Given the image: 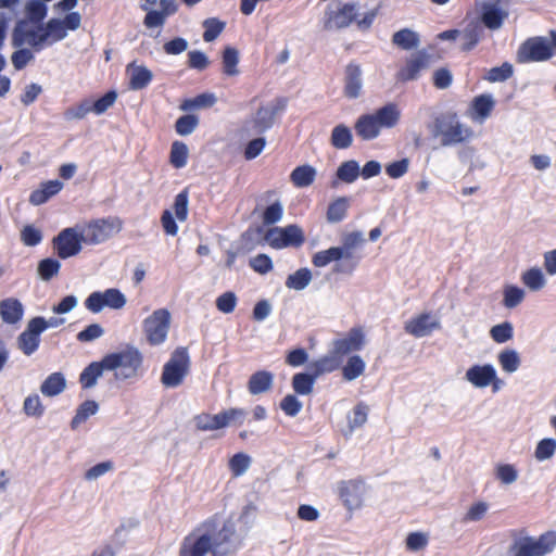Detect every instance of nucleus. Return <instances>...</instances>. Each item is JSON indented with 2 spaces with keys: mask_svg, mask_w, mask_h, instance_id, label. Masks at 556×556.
Returning a JSON list of instances; mask_svg holds the SVG:
<instances>
[{
  "mask_svg": "<svg viewBox=\"0 0 556 556\" xmlns=\"http://www.w3.org/2000/svg\"><path fill=\"white\" fill-rule=\"evenodd\" d=\"M170 314L166 309H157L143 321V331L151 345H156L166 339L169 328Z\"/></svg>",
  "mask_w": 556,
  "mask_h": 556,
  "instance_id": "obj_14",
  "label": "nucleus"
},
{
  "mask_svg": "<svg viewBox=\"0 0 556 556\" xmlns=\"http://www.w3.org/2000/svg\"><path fill=\"white\" fill-rule=\"evenodd\" d=\"M513 65L505 62L501 66L492 67L484 78L491 83H498L507 80L513 76Z\"/></svg>",
  "mask_w": 556,
  "mask_h": 556,
  "instance_id": "obj_63",
  "label": "nucleus"
},
{
  "mask_svg": "<svg viewBox=\"0 0 556 556\" xmlns=\"http://www.w3.org/2000/svg\"><path fill=\"white\" fill-rule=\"evenodd\" d=\"M465 380L476 389L492 388L494 393L498 392L505 384L498 378L497 371L492 364H475L465 372Z\"/></svg>",
  "mask_w": 556,
  "mask_h": 556,
  "instance_id": "obj_10",
  "label": "nucleus"
},
{
  "mask_svg": "<svg viewBox=\"0 0 556 556\" xmlns=\"http://www.w3.org/2000/svg\"><path fill=\"white\" fill-rule=\"evenodd\" d=\"M42 24L31 23V21H17L12 31V45L21 48L25 45L31 47L35 51L46 48L45 40H41Z\"/></svg>",
  "mask_w": 556,
  "mask_h": 556,
  "instance_id": "obj_11",
  "label": "nucleus"
},
{
  "mask_svg": "<svg viewBox=\"0 0 556 556\" xmlns=\"http://www.w3.org/2000/svg\"><path fill=\"white\" fill-rule=\"evenodd\" d=\"M440 320L430 313L420 314L405 324V330L416 338L430 336L432 331L439 329Z\"/></svg>",
  "mask_w": 556,
  "mask_h": 556,
  "instance_id": "obj_19",
  "label": "nucleus"
},
{
  "mask_svg": "<svg viewBox=\"0 0 556 556\" xmlns=\"http://www.w3.org/2000/svg\"><path fill=\"white\" fill-rule=\"evenodd\" d=\"M83 242L79 226L61 230L52 240L53 249L56 255L62 260L77 255L81 251Z\"/></svg>",
  "mask_w": 556,
  "mask_h": 556,
  "instance_id": "obj_12",
  "label": "nucleus"
},
{
  "mask_svg": "<svg viewBox=\"0 0 556 556\" xmlns=\"http://www.w3.org/2000/svg\"><path fill=\"white\" fill-rule=\"evenodd\" d=\"M495 478L505 485L515 483L519 478L518 469L511 464H498L494 469Z\"/></svg>",
  "mask_w": 556,
  "mask_h": 556,
  "instance_id": "obj_54",
  "label": "nucleus"
},
{
  "mask_svg": "<svg viewBox=\"0 0 556 556\" xmlns=\"http://www.w3.org/2000/svg\"><path fill=\"white\" fill-rule=\"evenodd\" d=\"M429 66L430 55L418 51L407 60L406 65L399 73V78L404 81L415 80L418 78L419 73Z\"/></svg>",
  "mask_w": 556,
  "mask_h": 556,
  "instance_id": "obj_20",
  "label": "nucleus"
},
{
  "mask_svg": "<svg viewBox=\"0 0 556 556\" xmlns=\"http://www.w3.org/2000/svg\"><path fill=\"white\" fill-rule=\"evenodd\" d=\"M142 354L134 346H128L121 352L111 353L104 356L106 370L122 368V376L125 379L132 378L137 375L142 365Z\"/></svg>",
  "mask_w": 556,
  "mask_h": 556,
  "instance_id": "obj_8",
  "label": "nucleus"
},
{
  "mask_svg": "<svg viewBox=\"0 0 556 556\" xmlns=\"http://www.w3.org/2000/svg\"><path fill=\"white\" fill-rule=\"evenodd\" d=\"M392 41L404 50H410L419 45L418 35L410 29H402L393 35Z\"/></svg>",
  "mask_w": 556,
  "mask_h": 556,
  "instance_id": "obj_52",
  "label": "nucleus"
},
{
  "mask_svg": "<svg viewBox=\"0 0 556 556\" xmlns=\"http://www.w3.org/2000/svg\"><path fill=\"white\" fill-rule=\"evenodd\" d=\"M225 25L226 24L224 22H222L215 17L206 18L203 22V27L205 29L204 34H203L204 41H206V42L214 41L220 35V33L224 30Z\"/></svg>",
  "mask_w": 556,
  "mask_h": 556,
  "instance_id": "obj_61",
  "label": "nucleus"
},
{
  "mask_svg": "<svg viewBox=\"0 0 556 556\" xmlns=\"http://www.w3.org/2000/svg\"><path fill=\"white\" fill-rule=\"evenodd\" d=\"M312 279V271L303 267L288 276L286 287L291 290L302 291L311 283Z\"/></svg>",
  "mask_w": 556,
  "mask_h": 556,
  "instance_id": "obj_43",
  "label": "nucleus"
},
{
  "mask_svg": "<svg viewBox=\"0 0 556 556\" xmlns=\"http://www.w3.org/2000/svg\"><path fill=\"white\" fill-rule=\"evenodd\" d=\"M241 545L236 532L233 521L227 520L222 528L217 527L215 519H208L197 527L185 538L180 556H205L208 552L213 556H228L233 554Z\"/></svg>",
  "mask_w": 556,
  "mask_h": 556,
  "instance_id": "obj_1",
  "label": "nucleus"
},
{
  "mask_svg": "<svg viewBox=\"0 0 556 556\" xmlns=\"http://www.w3.org/2000/svg\"><path fill=\"white\" fill-rule=\"evenodd\" d=\"M316 177V169L311 165H302L295 167L291 175L290 179L292 184L298 188H305L311 186Z\"/></svg>",
  "mask_w": 556,
  "mask_h": 556,
  "instance_id": "obj_37",
  "label": "nucleus"
},
{
  "mask_svg": "<svg viewBox=\"0 0 556 556\" xmlns=\"http://www.w3.org/2000/svg\"><path fill=\"white\" fill-rule=\"evenodd\" d=\"M47 12V5L41 0H29L25 5L26 17L21 21H31V23L42 24Z\"/></svg>",
  "mask_w": 556,
  "mask_h": 556,
  "instance_id": "obj_48",
  "label": "nucleus"
},
{
  "mask_svg": "<svg viewBox=\"0 0 556 556\" xmlns=\"http://www.w3.org/2000/svg\"><path fill=\"white\" fill-rule=\"evenodd\" d=\"M341 363L342 358H340L337 355V353L332 350L327 355H324L320 358L311 362L307 368L309 371L314 374L316 378H318L324 374L334 371L337 368L340 367Z\"/></svg>",
  "mask_w": 556,
  "mask_h": 556,
  "instance_id": "obj_25",
  "label": "nucleus"
},
{
  "mask_svg": "<svg viewBox=\"0 0 556 556\" xmlns=\"http://www.w3.org/2000/svg\"><path fill=\"white\" fill-rule=\"evenodd\" d=\"M475 5L481 23L491 30L502 28L509 16L506 0H476Z\"/></svg>",
  "mask_w": 556,
  "mask_h": 556,
  "instance_id": "obj_9",
  "label": "nucleus"
},
{
  "mask_svg": "<svg viewBox=\"0 0 556 556\" xmlns=\"http://www.w3.org/2000/svg\"><path fill=\"white\" fill-rule=\"evenodd\" d=\"M490 336L496 343H505L513 339V325L509 321L495 325L490 329Z\"/></svg>",
  "mask_w": 556,
  "mask_h": 556,
  "instance_id": "obj_60",
  "label": "nucleus"
},
{
  "mask_svg": "<svg viewBox=\"0 0 556 556\" xmlns=\"http://www.w3.org/2000/svg\"><path fill=\"white\" fill-rule=\"evenodd\" d=\"M362 71L356 64H349L346 66V77L344 93L350 99H356L362 91Z\"/></svg>",
  "mask_w": 556,
  "mask_h": 556,
  "instance_id": "obj_29",
  "label": "nucleus"
},
{
  "mask_svg": "<svg viewBox=\"0 0 556 556\" xmlns=\"http://www.w3.org/2000/svg\"><path fill=\"white\" fill-rule=\"evenodd\" d=\"M61 263L52 257H47L38 263V274L45 281L51 280L60 271Z\"/></svg>",
  "mask_w": 556,
  "mask_h": 556,
  "instance_id": "obj_57",
  "label": "nucleus"
},
{
  "mask_svg": "<svg viewBox=\"0 0 556 556\" xmlns=\"http://www.w3.org/2000/svg\"><path fill=\"white\" fill-rule=\"evenodd\" d=\"M197 429L202 431L218 430L225 427V417L222 413L216 415L201 414L194 417Z\"/></svg>",
  "mask_w": 556,
  "mask_h": 556,
  "instance_id": "obj_45",
  "label": "nucleus"
},
{
  "mask_svg": "<svg viewBox=\"0 0 556 556\" xmlns=\"http://www.w3.org/2000/svg\"><path fill=\"white\" fill-rule=\"evenodd\" d=\"M264 239L274 249L300 247L304 242V233L298 225H288L268 229Z\"/></svg>",
  "mask_w": 556,
  "mask_h": 556,
  "instance_id": "obj_13",
  "label": "nucleus"
},
{
  "mask_svg": "<svg viewBox=\"0 0 556 556\" xmlns=\"http://www.w3.org/2000/svg\"><path fill=\"white\" fill-rule=\"evenodd\" d=\"M23 305L14 298H9L0 302V315L4 323L16 324L23 317Z\"/></svg>",
  "mask_w": 556,
  "mask_h": 556,
  "instance_id": "obj_30",
  "label": "nucleus"
},
{
  "mask_svg": "<svg viewBox=\"0 0 556 556\" xmlns=\"http://www.w3.org/2000/svg\"><path fill=\"white\" fill-rule=\"evenodd\" d=\"M45 331L41 320L30 319L26 329L17 337V346L26 356L34 354L40 344V334Z\"/></svg>",
  "mask_w": 556,
  "mask_h": 556,
  "instance_id": "obj_17",
  "label": "nucleus"
},
{
  "mask_svg": "<svg viewBox=\"0 0 556 556\" xmlns=\"http://www.w3.org/2000/svg\"><path fill=\"white\" fill-rule=\"evenodd\" d=\"M368 406L364 403H358L348 416V427L342 431L345 438H350L355 429L363 427L368 418Z\"/></svg>",
  "mask_w": 556,
  "mask_h": 556,
  "instance_id": "obj_32",
  "label": "nucleus"
},
{
  "mask_svg": "<svg viewBox=\"0 0 556 556\" xmlns=\"http://www.w3.org/2000/svg\"><path fill=\"white\" fill-rule=\"evenodd\" d=\"M381 128H393L401 119V110L396 103L390 102L372 113Z\"/></svg>",
  "mask_w": 556,
  "mask_h": 556,
  "instance_id": "obj_27",
  "label": "nucleus"
},
{
  "mask_svg": "<svg viewBox=\"0 0 556 556\" xmlns=\"http://www.w3.org/2000/svg\"><path fill=\"white\" fill-rule=\"evenodd\" d=\"M122 228L123 220L117 216L92 219L83 227H79L84 243L90 245L106 241L114 235L121 232Z\"/></svg>",
  "mask_w": 556,
  "mask_h": 556,
  "instance_id": "obj_6",
  "label": "nucleus"
},
{
  "mask_svg": "<svg viewBox=\"0 0 556 556\" xmlns=\"http://www.w3.org/2000/svg\"><path fill=\"white\" fill-rule=\"evenodd\" d=\"M350 206V200L346 197H339L332 201L327 210L328 223L336 224L343 220Z\"/></svg>",
  "mask_w": 556,
  "mask_h": 556,
  "instance_id": "obj_40",
  "label": "nucleus"
},
{
  "mask_svg": "<svg viewBox=\"0 0 556 556\" xmlns=\"http://www.w3.org/2000/svg\"><path fill=\"white\" fill-rule=\"evenodd\" d=\"M126 304L125 295L115 288L106 289L104 292L94 291L85 300V306L91 313H99L105 306L119 309Z\"/></svg>",
  "mask_w": 556,
  "mask_h": 556,
  "instance_id": "obj_15",
  "label": "nucleus"
},
{
  "mask_svg": "<svg viewBox=\"0 0 556 556\" xmlns=\"http://www.w3.org/2000/svg\"><path fill=\"white\" fill-rule=\"evenodd\" d=\"M489 510V504L483 501L471 504L463 517L464 522H476L482 520Z\"/></svg>",
  "mask_w": 556,
  "mask_h": 556,
  "instance_id": "obj_62",
  "label": "nucleus"
},
{
  "mask_svg": "<svg viewBox=\"0 0 556 556\" xmlns=\"http://www.w3.org/2000/svg\"><path fill=\"white\" fill-rule=\"evenodd\" d=\"M556 547V532L547 531L538 538L523 536L514 541L507 556H546Z\"/></svg>",
  "mask_w": 556,
  "mask_h": 556,
  "instance_id": "obj_5",
  "label": "nucleus"
},
{
  "mask_svg": "<svg viewBox=\"0 0 556 556\" xmlns=\"http://www.w3.org/2000/svg\"><path fill=\"white\" fill-rule=\"evenodd\" d=\"M98 404L94 401L88 400L81 403L75 416L72 419L71 426L73 429L77 428L81 422H85L90 416L98 412Z\"/></svg>",
  "mask_w": 556,
  "mask_h": 556,
  "instance_id": "obj_55",
  "label": "nucleus"
},
{
  "mask_svg": "<svg viewBox=\"0 0 556 556\" xmlns=\"http://www.w3.org/2000/svg\"><path fill=\"white\" fill-rule=\"evenodd\" d=\"M521 281L531 291H540L547 283L542 269L539 267H532L523 271L521 275Z\"/></svg>",
  "mask_w": 556,
  "mask_h": 556,
  "instance_id": "obj_41",
  "label": "nucleus"
},
{
  "mask_svg": "<svg viewBox=\"0 0 556 556\" xmlns=\"http://www.w3.org/2000/svg\"><path fill=\"white\" fill-rule=\"evenodd\" d=\"M556 452V440L546 438L541 440L535 447L534 457L539 462L551 459Z\"/></svg>",
  "mask_w": 556,
  "mask_h": 556,
  "instance_id": "obj_59",
  "label": "nucleus"
},
{
  "mask_svg": "<svg viewBox=\"0 0 556 556\" xmlns=\"http://www.w3.org/2000/svg\"><path fill=\"white\" fill-rule=\"evenodd\" d=\"M494 104L495 103L491 94H481L476 97L472 102V119L483 122L490 116Z\"/></svg>",
  "mask_w": 556,
  "mask_h": 556,
  "instance_id": "obj_36",
  "label": "nucleus"
},
{
  "mask_svg": "<svg viewBox=\"0 0 556 556\" xmlns=\"http://www.w3.org/2000/svg\"><path fill=\"white\" fill-rule=\"evenodd\" d=\"M482 27L478 22L469 23L462 31L459 38L462 41L463 50H471L481 39Z\"/></svg>",
  "mask_w": 556,
  "mask_h": 556,
  "instance_id": "obj_35",
  "label": "nucleus"
},
{
  "mask_svg": "<svg viewBox=\"0 0 556 556\" xmlns=\"http://www.w3.org/2000/svg\"><path fill=\"white\" fill-rule=\"evenodd\" d=\"M338 491L348 509L353 510L362 506L365 495V484L362 481H342L338 485Z\"/></svg>",
  "mask_w": 556,
  "mask_h": 556,
  "instance_id": "obj_18",
  "label": "nucleus"
},
{
  "mask_svg": "<svg viewBox=\"0 0 556 556\" xmlns=\"http://www.w3.org/2000/svg\"><path fill=\"white\" fill-rule=\"evenodd\" d=\"M551 56V46L542 38L527 40L520 47L517 55L518 61L521 63L546 61Z\"/></svg>",
  "mask_w": 556,
  "mask_h": 556,
  "instance_id": "obj_16",
  "label": "nucleus"
},
{
  "mask_svg": "<svg viewBox=\"0 0 556 556\" xmlns=\"http://www.w3.org/2000/svg\"><path fill=\"white\" fill-rule=\"evenodd\" d=\"M364 344V333L361 329H352L345 338L338 339L332 343V350L341 358L343 355L358 351Z\"/></svg>",
  "mask_w": 556,
  "mask_h": 556,
  "instance_id": "obj_21",
  "label": "nucleus"
},
{
  "mask_svg": "<svg viewBox=\"0 0 556 556\" xmlns=\"http://www.w3.org/2000/svg\"><path fill=\"white\" fill-rule=\"evenodd\" d=\"M104 357L100 362L90 363L79 375V383L83 389H90L96 386L99 377L102 376L103 370L106 369L104 365Z\"/></svg>",
  "mask_w": 556,
  "mask_h": 556,
  "instance_id": "obj_33",
  "label": "nucleus"
},
{
  "mask_svg": "<svg viewBox=\"0 0 556 556\" xmlns=\"http://www.w3.org/2000/svg\"><path fill=\"white\" fill-rule=\"evenodd\" d=\"M379 10V3L371 5L361 1L331 3L325 12V28L340 29L355 23L358 29L368 30L374 24Z\"/></svg>",
  "mask_w": 556,
  "mask_h": 556,
  "instance_id": "obj_2",
  "label": "nucleus"
},
{
  "mask_svg": "<svg viewBox=\"0 0 556 556\" xmlns=\"http://www.w3.org/2000/svg\"><path fill=\"white\" fill-rule=\"evenodd\" d=\"M366 368V364L358 355L351 356L342 368L344 380L353 381L361 377Z\"/></svg>",
  "mask_w": 556,
  "mask_h": 556,
  "instance_id": "obj_47",
  "label": "nucleus"
},
{
  "mask_svg": "<svg viewBox=\"0 0 556 556\" xmlns=\"http://www.w3.org/2000/svg\"><path fill=\"white\" fill-rule=\"evenodd\" d=\"M286 109V100L276 99L265 105H261L244 123L242 131L247 136L262 135L269 130L277 116Z\"/></svg>",
  "mask_w": 556,
  "mask_h": 556,
  "instance_id": "obj_4",
  "label": "nucleus"
},
{
  "mask_svg": "<svg viewBox=\"0 0 556 556\" xmlns=\"http://www.w3.org/2000/svg\"><path fill=\"white\" fill-rule=\"evenodd\" d=\"M238 64L239 51L233 47H226L223 53V73L227 76H238Z\"/></svg>",
  "mask_w": 556,
  "mask_h": 556,
  "instance_id": "obj_49",
  "label": "nucleus"
},
{
  "mask_svg": "<svg viewBox=\"0 0 556 556\" xmlns=\"http://www.w3.org/2000/svg\"><path fill=\"white\" fill-rule=\"evenodd\" d=\"M525 296L526 292L523 289L517 286L507 285L503 290V305L506 308H515L521 304V302L525 300Z\"/></svg>",
  "mask_w": 556,
  "mask_h": 556,
  "instance_id": "obj_51",
  "label": "nucleus"
},
{
  "mask_svg": "<svg viewBox=\"0 0 556 556\" xmlns=\"http://www.w3.org/2000/svg\"><path fill=\"white\" fill-rule=\"evenodd\" d=\"M174 10V0H160V9L147 10L143 24L147 28H155L164 25L166 18Z\"/></svg>",
  "mask_w": 556,
  "mask_h": 556,
  "instance_id": "obj_23",
  "label": "nucleus"
},
{
  "mask_svg": "<svg viewBox=\"0 0 556 556\" xmlns=\"http://www.w3.org/2000/svg\"><path fill=\"white\" fill-rule=\"evenodd\" d=\"M199 124L200 117L198 114L184 112V115L176 119V134L189 136L198 128Z\"/></svg>",
  "mask_w": 556,
  "mask_h": 556,
  "instance_id": "obj_46",
  "label": "nucleus"
},
{
  "mask_svg": "<svg viewBox=\"0 0 556 556\" xmlns=\"http://www.w3.org/2000/svg\"><path fill=\"white\" fill-rule=\"evenodd\" d=\"M433 138H439L442 147H453L468 142L473 137L470 126L463 123L455 112L441 113L428 126Z\"/></svg>",
  "mask_w": 556,
  "mask_h": 556,
  "instance_id": "obj_3",
  "label": "nucleus"
},
{
  "mask_svg": "<svg viewBox=\"0 0 556 556\" xmlns=\"http://www.w3.org/2000/svg\"><path fill=\"white\" fill-rule=\"evenodd\" d=\"M336 248L340 251L342 262L336 264L334 271L351 275L357 267L361 255H356L353 250H348L343 243L341 247Z\"/></svg>",
  "mask_w": 556,
  "mask_h": 556,
  "instance_id": "obj_34",
  "label": "nucleus"
},
{
  "mask_svg": "<svg viewBox=\"0 0 556 556\" xmlns=\"http://www.w3.org/2000/svg\"><path fill=\"white\" fill-rule=\"evenodd\" d=\"M126 74L129 77L128 88L131 90H141L146 88L153 78L152 72L143 65L129 63L126 67Z\"/></svg>",
  "mask_w": 556,
  "mask_h": 556,
  "instance_id": "obj_22",
  "label": "nucleus"
},
{
  "mask_svg": "<svg viewBox=\"0 0 556 556\" xmlns=\"http://www.w3.org/2000/svg\"><path fill=\"white\" fill-rule=\"evenodd\" d=\"M381 127L374 114H364L355 123V131L363 140H372L380 135Z\"/></svg>",
  "mask_w": 556,
  "mask_h": 556,
  "instance_id": "obj_26",
  "label": "nucleus"
},
{
  "mask_svg": "<svg viewBox=\"0 0 556 556\" xmlns=\"http://www.w3.org/2000/svg\"><path fill=\"white\" fill-rule=\"evenodd\" d=\"M330 141L337 149H348L353 141L351 129L343 124L337 125L332 129Z\"/></svg>",
  "mask_w": 556,
  "mask_h": 556,
  "instance_id": "obj_50",
  "label": "nucleus"
},
{
  "mask_svg": "<svg viewBox=\"0 0 556 556\" xmlns=\"http://www.w3.org/2000/svg\"><path fill=\"white\" fill-rule=\"evenodd\" d=\"M498 364L504 372H516L521 364L520 355L516 350L505 349L497 355Z\"/></svg>",
  "mask_w": 556,
  "mask_h": 556,
  "instance_id": "obj_39",
  "label": "nucleus"
},
{
  "mask_svg": "<svg viewBox=\"0 0 556 556\" xmlns=\"http://www.w3.org/2000/svg\"><path fill=\"white\" fill-rule=\"evenodd\" d=\"M81 25V15L79 12H70L64 18H50L46 24L42 23L41 40H45L46 47L63 40L67 36V30H77Z\"/></svg>",
  "mask_w": 556,
  "mask_h": 556,
  "instance_id": "obj_7",
  "label": "nucleus"
},
{
  "mask_svg": "<svg viewBox=\"0 0 556 556\" xmlns=\"http://www.w3.org/2000/svg\"><path fill=\"white\" fill-rule=\"evenodd\" d=\"M191 359L186 348L176 349V387L190 374Z\"/></svg>",
  "mask_w": 556,
  "mask_h": 556,
  "instance_id": "obj_44",
  "label": "nucleus"
},
{
  "mask_svg": "<svg viewBox=\"0 0 556 556\" xmlns=\"http://www.w3.org/2000/svg\"><path fill=\"white\" fill-rule=\"evenodd\" d=\"M65 387L66 381L63 374L53 372L41 383L40 391L46 396H55L62 393Z\"/></svg>",
  "mask_w": 556,
  "mask_h": 556,
  "instance_id": "obj_38",
  "label": "nucleus"
},
{
  "mask_svg": "<svg viewBox=\"0 0 556 556\" xmlns=\"http://www.w3.org/2000/svg\"><path fill=\"white\" fill-rule=\"evenodd\" d=\"M217 102V97L213 92H203L194 98H188L181 100L179 104V110L181 112H191L195 113L199 110H205L214 106Z\"/></svg>",
  "mask_w": 556,
  "mask_h": 556,
  "instance_id": "obj_24",
  "label": "nucleus"
},
{
  "mask_svg": "<svg viewBox=\"0 0 556 556\" xmlns=\"http://www.w3.org/2000/svg\"><path fill=\"white\" fill-rule=\"evenodd\" d=\"M274 375L267 370L254 372L248 382V390L253 395H258L271 389Z\"/></svg>",
  "mask_w": 556,
  "mask_h": 556,
  "instance_id": "obj_31",
  "label": "nucleus"
},
{
  "mask_svg": "<svg viewBox=\"0 0 556 556\" xmlns=\"http://www.w3.org/2000/svg\"><path fill=\"white\" fill-rule=\"evenodd\" d=\"M359 175V165L354 160L343 162L337 169L338 179L345 184L354 182Z\"/></svg>",
  "mask_w": 556,
  "mask_h": 556,
  "instance_id": "obj_53",
  "label": "nucleus"
},
{
  "mask_svg": "<svg viewBox=\"0 0 556 556\" xmlns=\"http://www.w3.org/2000/svg\"><path fill=\"white\" fill-rule=\"evenodd\" d=\"M316 379L312 371L298 372L292 378V388L299 395H308L313 392Z\"/></svg>",
  "mask_w": 556,
  "mask_h": 556,
  "instance_id": "obj_42",
  "label": "nucleus"
},
{
  "mask_svg": "<svg viewBox=\"0 0 556 556\" xmlns=\"http://www.w3.org/2000/svg\"><path fill=\"white\" fill-rule=\"evenodd\" d=\"M117 99V93L114 90L108 91L101 98L91 103L92 112L97 115H101L111 108Z\"/></svg>",
  "mask_w": 556,
  "mask_h": 556,
  "instance_id": "obj_64",
  "label": "nucleus"
},
{
  "mask_svg": "<svg viewBox=\"0 0 556 556\" xmlns=\"http://www.w3.org/2000/svg\"><path fill=\"white\" fill-rule=\"evenodd\" d=\"M63 188V184L59 180H48L40 185V188L31 191L29 202L34 205L46 203L51 197L58 194Z\"/></svg>",
  "mask_w": 556,
  "mask_h": 556,
  "instance_id": "obj_28",
  "label": "nucleus"
},
{
  "mask_svg": "<svg viewBox=\"0 0 556 556\" xmlns=\"http://www.w3.org/2000/svg\"><path fill=\"white\" fill-rule=\"evenodd\" d=\"M341 261L340 251L336 247L319 251L313 255L312 263L316 267H325L331 262Z\"/></svg>",
  "mask_w": 556,
  "mask_h": 556,
  "instance_id": "obj_58",
  "label": "nucleus"
},
{
  "mask_svg": "<svg viewBox=\"0 0 556 556\" xmlns=\"http://www.w3.org/2000/svg\"><path fill=\"white\" fill-rule=\"evenodd\" d=\"M252 463V458L245 453L235 454L228 463L229 469L233 477H240L244 475Z\"/></svg>",
  "mask_w": 556,
  "mask_h": 556,
  "instance_id": "obj_56",
  "label": "nucleus"
}]
</instances>
